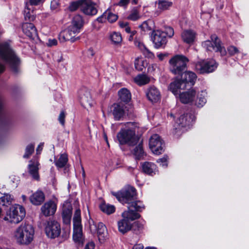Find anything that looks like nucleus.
<instances>
[{
	"label": "nucleus",
	"instance_id": "obj_1",
	"mask_svg": "<svg viewBox=\"0 0 249 249\" xmlns=\"http://www.w3.org/2000/svg\"><path fill=\"white\" fill-rule=\"evenodd\" d=\"M180 75V78L176 79L169 86V89L175 95L178 94L179 89H190L195 85L197 78L196 74L191 71H185Z\"/></svg>",
	"mask_w": 249,
	"mask_h": 249
},
{
	"label": "nucleus",
	"instance_id": "obj_2",
	"mask_svg": "<svg viewBox=\"0 0 249 249\" xmlns=\"http://www.w3.org/2000/svg\"><path fill=\"white\" fill-rule=\"evenodd\" d=\"M34 233V228L31 225L22 223L14 231V237L18 244L28 245L33 241Z\"/></svg>",
	"mask_w": 249,
	"mask_h": 249
},
{
	"label": "nucleus",
	"instance_id": "obj_3",
	"mask_svg": "<svg viewBox=\"0 0 249 249\" xmlns=\"http://www.w3.org/2000/svg\"><path fill=\"white\" fill-rule=\"evenodd\" d=\"M0 57L9 64L15 73L18 71L20 61L7 43L0 44Z\"/></svg>",
	"mask_w": 249,
	"mask_h": 249
},
{
	"label": "nucleus",
	"instance_id": "obj_4",
	"mask_svg": "<svg viewBox=\"0 0 249 249\" xmlns=\"http://www.w3.org/2000/svg\"><path fill=\"white\" fill-rule=\"evenodd\" d=\"M189 62L187 57L183 55H176L172 57L169 61L170 71L175 75H180L187 69Z\"/></svg>",
	"mask_w": 249,
	"mask_h": 249
},
{
	"label": "nucleus",
	"instance_id": "obj_5",
	"mask_svg": "<svg viewBox=\"0 0 249 249\" xmlns=\"http://www.w3.org/2000/svg\"><path fill=\"white\" fill-rule=\"evenodd\" d=\"M117 138L121 144L127 143L133 146L139 143L140 138L136 136L135 131L132 129H122L117 134Z\"/></svg>",
	"mask_w": 249,
	"mask_h": 249
},
{
	"label": "nucleus",
	"instance_id": "obj_6",
	"mask_svg": "<svg viewBox=\"0 0 249 249\" xmlns=\"http://www.w3.org/2000/svg\"><path fill=\"white\" fill-rule=\"evenodd\" d=\"M111 194L122 203L129 204L132 201L136 199L137 192L135 188L132 186H127L120 191Z\"/></svg>",
	"mask_w": 249,
	"mask_h": 249
},
{
	"label": "nucleus",
	"instance_id": "obj_7",
	"mask_svg": "<svg viewBox=\"0 0 249 249\" xmlns=\"http://www.w3.org/2000/svg\"><path fill=\"white\" fill-rule=\"evenodd\" d=\"M78 32V21L74 18L71 25L67 29H65L59 35V40L61 42L70 41L71 42L75 41L77 38L76 37Z\"/></svg>",
	"mask_w": 249,
	"mask_h": 249
},
{
	"label": "nucleus",
	"instance_id": "obj_8",
	"mask_svg": "<svg viewBox=\"0 0 249 249\" xmlns=\"http://www.w3.org/2000/svg\"><path fill=\"white\" fill-rule=\"evenodd\" d=\"M25 216L24 208L19 205L12 206L9 210V213L4 217L5 220L11 223H18L21 221Z\"/></svg>",
	"mask_w": 249,
	"mask_h": 249
},
{
	"label": "nucleus",
	"instance_id": "obj_9",
	"mask_svg": "<svg viewBox=\"0 0 249 249\" xmlns=\"http://www.w3.org/2000/svg\"><path fill=\"white\" fill-rule=\"evenodd\" d=\"M211 39L212 41L206 40L202 43L203 47L209 51L219 52L221 55H225L227 53L226 51L225 48L221 46V42L217 36L212 35L211 36Z\"/></svg>",
	"mask_w": 249,
	"mask_h": 249
},
{
	"label": "nucleus",
	"instance_id": "obj_10",
	"mask_svg": "<svg viewBox=\"0 0 249 249\" xmlns=\"http://www.w3.org/2000/svg\"><path fill=\"white\" fill-rule=\"evenodd\" d=\"M149 144L150 148L155 154H161L164 151V142L158 134H154L150 137Z\"/></svg>",
	"mask_w": 249,
	"mask_h": 249
},
{
	"label": "nucleus",
	"instance_id": "obj_11",
	"mask_svg": "<svg viewBox=\"0 0 249 249\" xmlns=\"http://www.w3.org/2000/svg\"><path fill=\"white\" fill-rule=\"evenodd\" d=\"M217 66L216 63L213 60H202L196 64L195 69L200 73H205L213 72Z\"/></svg>",
	"mask_w": 249,
	"mask_h": 249
},
{
	"label": "nucleus",
	"instance_id": "obj_12",
	"mask_svg": "<svg viewBox=\"0 0 249 249\" xmlns=\"http://www.w3.org/2000/svg\"><path fill=\"white\" fill-rule=\"evenodd\" d=\"M152 40L156 48H164L167 42V38L161 30L153 31L151 36Z\"/></svg>",
	"mask_w": 249,
	"mask_h": 249
},
{
	"label": "nucleus",
	"instance_id": "obj_13",
	"mask_svg": "<svg viewBox=\"0 0 249 249\" xmlns=\"http://www.w3.org/2000/svg\"><path fill=\"white\" fill-rule=\"evenodd\" d=\"M60 226L55 221H49L45 227V232L48 237L54 238L58 237L60 233Z\"/></svg>",
	"mask_w": 249,
	"mask_h": 249
},
{
	"label": "nucleus",
	"instance_id": "obj_14",
	"mask_svg": "<svg viewBox=\"0 0 249 249\" xmlns=\"http://www.w3.org/2000/svg\"><path fill=\"white\" fill-rule=\"evenodd\" d=\"M79 9L87 15H95L97 10L89 0H79Z\"/></svg>",
	"mask_w": 249,
	"mask_h": 249
},
{
	"label": "nucleus",
	"instance_id": "obj_15",
	"mask_svg": "<svg viewBox=\"0 0 249 249\" xmlns=\"http://www.w3.org/2000/svg\"><path fill=\"white\" fill-rule=\"evenodd\" d=\"M39 165L38 158H34L29 161L28 166L29 173L34 179L36 180H38L39 178L38 174Z\"/></svg>",
	"mask_w": 249,
	"mask_h": 249
},
{
	"label": "nucleus",
	"instance_id": "obj_16",
	"mask_svg": "<svg viewBox=\"0 0 249 249\" xmlns=\"http://www.w3.org/2000/svg\"><path fill=\"white\" fill-rule=\"evenodd\" d=\"M125 106L121 102L114 104L111 107V111L116 121L121 120L124 115Z\"/></svg>",
	"mask_w": 249,
	"mask_h": 249
},
{
	"label": "nucleus",
	"instance_id": "obj_17",
	"mask_svg": "<svg viewBox=\"0 0 249 249\" xmlns=\"http://www.w3.org/2000/svg\"><path fill=\"white\" fill-rule=\"evenodd\" d=\"M196 98V91L192 89L188 91L183 92L179 94L180 101L183 104H190L194 103Z\"/></svg>",
	"mask_w": 249,
	"mask_h": 249
},
{
	"label": "nucleus",
	"instance_id": "obj_18",
	"mask_svg": "<svg viewBox=\"0 0 249 249\" xmlns=\"http://www.w3.org/2000/svg\"><path fill=\"white\" fill-rule=\"evenodd\" d=\"M56 210V205L52 200L46 202L41 208V213L46 217L54 214Z\"/></svg>",
	"mask_w": 249,
	"mask_h": 249
},
{
	"label": "nucleus",
	"instance_id": "obj_19",
	"mask_svg": "<svg viewBox=\"0 0 249 249\" xmlns=\"http://www.w3.org/2000/svg\"><path fill=\"white\" fill-rule=\"evenodd\" d=\"M72 206L70 203L66 202L64 203L62 208V216L63 223L68 225L70 224L72 215Z\"/></svg>",
	"mask_w": 249,
	"mask_h": 249
},
{
	"label": "nucleus",
	"instance_id": "obj_20",
	"mask_svg": "<svg viewBox=\"0 0 249 249\" xmlns=\"http://www.w3.org/2000/svg\"><path fill=\"white\" fill-rule=\"evenodd\" d=\"M80 99L81 106L86 108L91 106V99L89 92L86 89L80 90Z\"/></svg>",
	"mask_w": 249,
	"mask_h": 249
},
{
	"label": "nucleus",
	"instance_id": "obj_21",
	"mask_svg": "<svg viewBox=\"0 0 249 249\" xmlns=\"http://www.w3.org/2000/svg\"><path fill=\"white\" fill-rule=\"evenodd\" d=\"M146 93L147 98L152 102H157L160 99V93L154 86H150L147 89Z\"/></svg>",
	"mask_w": 249,
	"mask_h": 249
},
{
	"label": "nucleus",
	"instance_id": "obj_22",
	"mask_svg": "<svg viewBox=\"0 0 249 249\" xmlns=\"http://www.w3.org/2000/svg\"><path fill=\"white\" fill-rule=\"evenodd\" d=\"M45 198L44 193L40 190L37 191L30 196V202L34 205H41L44 201Z\"/></svg>",
	"mask_w": 249,
	"mask_h": 249
},
{
	"label": "nucleus",
	"instance_id": "obj_23",
	"mask_svg": "<svg viewBox=\"0 0 249 249\" xmlns=\"http://www.w3.org/2000/svg\"><path fill=\"white\" fill-rule=\"evenodd\" d=\"M23 33L29 37L34 38L37 36V32L34 25L32 23H25L22 25Z\"/></svg>",
	"mask_w": 249,
	"mask_h": 249
},
{
	"label": "nucleus",
	"instance_id": "obj_24",
	"mask_svg": "<svg viewBox=\"0 0 249 249\" xmlns=\"http://www.w3.org/2000/svg\"><path fill=\"white\" fill-rule=\"evenodd\" d=\"M122 216L124 219L128 221H134L141 217V215L131 208L127 207V210L124 211L122 213Z\"/></svg>",
	"mask_w": 249,
	"mask_h": 249
},
{
	"label": "nucleus",
	"instance_id": "obj_25",
	"mask_svg": "<svg viewBox=\"0 0 249 249\" xmlns=\"http://www.w3.org/2000/svg\"><path fill=\"white\" fill-rule=\"evenodd\" d=\"M193 116L190 113L184 114L181 115L177 121V123L181 127L189 125L193 121Z\"/></svg>",
	"mask_w": 249,
	"mask_h": 249
},
{
	"label": "nucleus",
	"instance_id": "obj_26",
	"mask_svg": "<svg viewBox=\"0 0 249 249\" xmlns=\"http://www.w3.org/2000/svg\"><path fill=\"white\" fill-rule=\"evenodd\" d=\"M196 36V32L191 30H185L181 34L182 40L188 44L192 43L195 41Z\"/></svg>",
	"mask_w": 249,
	"mask_h": 249
},
{
	"label": "nucleus",
	"instance_id": "obj_27",
	"mask_svg": "<svg viewBox=\"0 0 249 249\" xmlns=\"http://www.w3.org/2000/svg\"><path fill=\"white\" fill-rule=\"evenodd\" d=\"M131 224L124 218L118 222L119 231L123 234H124L131 230Z\"/></svg>",
	"mask_w": 249,
	"mask_h": 249
},
{
	"label": "nucleus",
	"instance_id": "obj_28",
	"mask_svg": "<svg viewBox=\"0 0 249 249\" xmlns=\"http://www.w3.org/2000/svg\"><path fill=\"white\" fill-rule=\"evenodd\" d=\"M97 235L98 239L101 243L104 242L107 236L106 227L102 223H99L98 225Z\"/></svg>",
	"mask_w": 249,
	"mask_h": 249
},
{
	"label": "nucleus",
	"instance_id": "obj_29",
	"mask_svg": "<svg viewBox=\"0 0 249 249\" xmlns=\"http://www.w3.org/2000/svg\"><path fill=\"white\" fill-rule=\"evenodd\" d=\"M120 100L124 103L129 102L131 98L130 91L126 88L121 89L118 92Z\"/></svg>",
	"mask_w": 249,
	"mask_h": 249
},
{
	"label": "nucleus",
	"instance_id": "obj_30",
	"mask_svg": "<svg viewBox=\"0 0 249 249\" xmlns=\"http://www.w3.org/2000/svg\"><path fill=\"white\" fill-rule=\"evenodd\" d=\"M156 165L150 162H145L142 164V169L144 173L153 176L155 174Z\"/></svg>",
	"mask_w": 249,
	"mask_h": 249
},
{
	"label": "nucleus",
	"instance_id": "obj_31",
	"mask_svg": "<svg viewBox=\"0 0 249 249\" xmlns=\"http://www.w3.org/2000/svg\"><path fill=\"white\" fill-rule=\"evenodd\" d=\"M129 208H131L137 213L142 212L145 209V206L143 202L140 200L132 201L128 204Z\"/></svg>",
	"mask_w": 249,
	"mask_h": 249
},
{
	"label": "nucleus",
	"instance_id": "obj_32",
	"mask_svg": "<svg viewBox=\"0 0 249 249\" xmlns=\"http://www.w3.org/2000/svg\"><path fill=\"white\" fill-rule=\"evenodd\" d=\"M206 94L205 91H201V93L197 94L194 104L198 107H202L206 103Z\"/></svg>",
	"mask_w": 249,
	"mask_h": 249
},
{
	"label": "nucleus",
	"instance_id": "obj_33",
	"mask_svg": "<svg viewBox=\"0 0 249 249\" xmlns=\"http://www.w3.org/2000/svg\"><path fill=\"white\" fill-rule=\"evenodd\" d=\"M134 80L137 85L142 86L148 84L150 79L146 74H140L134 78Z\"/></svg>",
	"mask_w": 249,
	"mask_h": 249
},
{
	"label": "nucleus",
	"instance_id": "obj_34",
	"mask_svg": "<svg viewBox=\"0 0 249 249\" xmlns=\"http://www.w3.org/2000/svg\"><path fill=\"white\" fill-rule=\"evenodd\" d=\"M33 9L29 8L28 2L25 3V7L24 10V18L27 21H32L35 19V16L33 14Z\"/></svg>",
	"mask_w": 249,
	"mask_h": 249
},
{
	"label": "nucleus",
	"instance_id": "obj_35",
	"mask_svg": "<svg viewBox=\"0 0 249 249\" xmlns=\"http://www.w3.org/2000/svg\"><path fill=\"white\" fill-rule=\"evenodd\" d=\"M73 240L75 243L78 242V209L76 210L73 219Z\"/></svg>",
	"mask_w": 249,
	"mask_h": 249
},
{
	"label": "nucleus",
	"instance_id": "obj_36",
	"mask_svg": "<svg viewBox=\"0 0 249 249\" xmlns=\"http://www.w3.org/2000/svg\"><path fill=\"white\" fill-rule=\"evenodd\" d=\"M141 17L140 7H135L130 11V13L127 17V19L132 21H136L140 19Z\"/></svg>",
	"mask_w": 249,
	"mask_h": 249
},
{
	"label": "nucleus",
	"instance_id": "obj_37",
	"mask_svg": "<svg viewBox=\"0 0 249 249\" xmlns=\"http://www.w3.org/2000/svg\"><path fill=\"white\" fill-rule=\"evenodd\" d=\"M100 209L103 212L107 214L113 213L115 210V208L113 205L106 204L105 202L100 204Z\"/></svg>",
	"mask_w": 249,
	"mask_h": 249
},
{
	"label": "nucleus",
	"instance_id": "obj_38",
	"mask_svg": "<svg viewBox=\"0 0 249 249\" xmlns=\"http://www.w3.org/2000/svg\"><path fill=\"white\" fill-rule=\"evenodd\" d=\"M13 197L9 194H4V196L0 198V204L2 206L10 205L13 201Z\"/></svg>",
	"mask_w": 249,
	"mask_h": 249
},
{
	"label": "nucleus",
	"instance_id": "obj_39",
	"mask_svg": "<svg viewBox=\"0 0 249 249\" xmlns=\"http://www.w3.org/2000/svg\"><path fill=\"white\" fill-rule=\"evenodd\" d=\"M104 16H105V18L107 19L110 23L116 21L118 18L117 15L113 13L109 9L104 13Z\"/></svg>",
	"mask_w": 249,
	"mask_h": 249
},
{
	"label": "nucleus",
	"instance_id": "obj_40",
	"mask_svg": "<svg viewBox=\"0 0 249 249\" xmlns=\"http://www.w3.org/2000/svg\"><path fill=\"white\" fill-rule=\"evenodd\" d=\"M68 160L67 155H61L58 160L56 161L55 165L58 168H62L65 166Z\"/></svg>",
	"mask_w": 249,
	"mask_h": 249
},
{
	"label": "nucleus",
	"instance_id": "obj_41",
	"mask_svg": "<svg viewBox=\"0 0 249 249\" xmlns=\"http://www.w3.org/2000/svg\"><path fill=\"white\" fill-rule=\"evenodd\" d=\"M133 154L137 159H140V158L143 155V150L142 146V142L139 143L138 146H137L133 150Z\"/></svg>",
	"mask_w": 249,
	"mask_h": 249
},
{
	"label": "nucleus",
	"instance_id": "obj_42",
	"mask_svg": "<svg viewBox=\"0 0 249 249\" xmlns=\"http://www.w3.org/2000/svg\"><path fill=\"white\" fill-rule=\"evenodd\" d=\"M131 230L133 231L136 234L140 233L143 229V225L139 221L134 222L131 225Z\"/></svg>",
	"mask_w": 249,
	"mask_h": 249
},
{
	"label": "nucleus",
	"instance_id": "obj_43",
	"mask_svg": "<svg viewBox=\"0 0 249 249\" xmlns=\"http://www.w3.org/2000/svg\"><path fill=\"white\" fill-rule=\"evenodd\" d=\"M153 24L152 21L151 20H147L144 21L141 25L140 27L144 32L151 31L152 29V25Z\"/></svg>",
	"mask_w": 249,
	"mask_h": 249
},
{
	"label": "nucleus",
	"instance_id": "obj_44",
	"mask_svg": "<svg viewBox=\"0 0 249 249\" xmlns=\"http://www.w3.org/2000/svg\"><path fill=\"white\" fill-rule=\"evenodd\" d=\"M110 39L112 42L116 45L120 44L122 41L121 34L116 32L113 33L110 36Z\"/></svg>",
	"mask_w": 249,
	"mask_h": 249
},
{
	"label": "nucleus",
	"instance_id": "obj_45",
	"mask_svg": "<svg viewBox=\"0 0 249 249\" xmlns=\"http://www.w3.org/2000/svg\"><path fill=\"white\" fill-rule=\"evenodd\" d=\"M34 152V145L32 144L28 145L25 149V153L23 155V158L28 159Z\"/></svg>",
	"mask_w": 249,
	"mask_h": 249
},
{
	"label": "nucleus",
	"instance_id": "obj_46",
	"mask_svg": "<svg viewBox=\"0 0 249 249\" xmlns=\"http://www.w3.org/2000/svg\"><path fill=\"white\" fill-rule=\"evenodd\" d=\"M172 3L165 0H159L158 2V8L161 10H164L168 8Z\"/></svg>",
	"mask_w": 249,
	"mask_h": 249
},
{
	"label": "nucleus",
	"instance_id": "obj_47",
	"mask_svg": "<svg viewBox=\"0 0 249 249\" xmlns=\"http://www.w3.org/2000/svg\"><path fill=\"white\" fill-rule=\"evenodd\" d=\"M164 36L169 38L172 37L174 35V31L173 28L170 26H165L164 30L162 31Z\"/></svg>",
	"mask_w": 249,
	"mask_h": 249
},
{
	"label": "nucleus",
	"instance_id": "obj_48",
	"mask_svg": "<svg viewBox=\"0 0 249 249\" xmlns=\"http://www.w3.org/2000/svg\"><path fill=\"white\" fill-rule=\"evenodd\" d=\"M85 240V239L82 233V225L80 224V217L79 215V245L80 244L83 245Z\"/></svg>",
	"mask_w": 249,
	"mask_h": 249
},
{
	"label": "nucleus",
	"instance_id": "obj_49",
	"mask_svg": "<svg viewBox=\"0 0 249 249\" xmlns=\"http://www.w3.org/2000/svg\"><path fill=\"white\" fill-rule=\"evenodd\" d=\"M135 67L138 71H142L144 68L143 62L140 61L138 58L135 61Z\"/></svg>",
	"mask_w": 249,
	"mask_h": 249
},
{
	"label": "nucleus",
	"instance_id": "obj_50",
	"mask_svg": "<svg viewBox=\"0 0 249 249\" xmlns=\"http://www.w3.org/2000/svg\"><path fill=\"white\" fill-rule=\"evenodd\" d=\"M168 156L164 155L162 158H160L157 160V162L160 163L162 167H167L168 166Z\"/></svg>",
	"mask_w": 249,
	"mask_h": 249
},
{
	"label": "nucleus",
	"instance_id": "obj_51",
	"mask_svg": "<svg viewBox=\"0 0 249 249\" xmlns=\"http://www.w3.org/2000/svg\"><path fill=\"white\" fill-rule=\"evenodd\" d=\"M78 9V1L71 2L68 10L71 12L76 11Z\"/></svg>",
	"mask_w": 249,
	"mask_h": 249
},
{
	"label": "nucleus",
	"instance_id": "obj_52",
	"mask_svg": "<svg viewBox=\"0 0 249 249\" xmlns=\"http://www.w3.org/2000/svg\"><path fill=\"white\" fill-rule=\"evenodd\" d=\"M228 51L231 55H233L239 52L238 49L233 46H230L228 48Z\"/></svg>",
	"mask_w": 249,
	"mask_h": 249
},
{
	"label": "nucleus",
	"instance_id": "obj_53",
	"mask_svg": "<svg viewBox=\"0 0 249 249\" xmlns=\"http://www.w3.org/2000/svg\"><path fill=\"white\" fill-rule=\"evenodd\" d=\"M65 113L64 111H62L59 116L58 120L60 123L62 125H64L65 124Z\"/></svg>",
	"mask_w": 249,
	"mask_h": 249
},
{
	"label": "nucleus",
	"instance_id": "obj_54",
	"mask_svg": "<svg viewBox=\"0 0 249 249\" xmlns=\"http://www.w3.org/2000/svg\"><path fill=\"white\" fill-rule=\"evenodd\" d=\"M59 5L58 0H53L51 2V8L53 10L56 9Z\"/></svg>",
	"mask_w": 249,
	"mask_h": 249
},
{
	"label": "nucleus",
	"instance_id": "obj_55",
	"mask_svg": "<svg viewBox=\"0 0 249 249\" xmlns=\"http://www.w3.org/2000/svg\"><path fill=\"white\" fill-rule=\"evenodd\" d=\"M95 244L92 241L87 242L84 248V249H94Z\"/></svg>",
	"mask_w": 249,
	"mask_h": 249
},
{
	"label": "nucleus",
	"instance_id": "obj_56",
	"mask_svg": "<svg viewBox=\"0 0 249 249\" xmlns=\"http://www.w3.org/2000/svg\"><path fill=\"white\" fill-rule=\"evenodd\" d=\"M44 0H29V3L31 5H38L43 3Z\"/></svg>",
	"mask_w": 249,
	"mask_h": 249
},
{
	"label": "nucleus",
	"instance_id": "obj_57",
	"mask_svg": "<svg viewBox=\"0 0 249 249\" xmlns=\"http://www.w3.org/2000/svg\"><path fill=\"white\" fill-rule=\"evenodd\" d=\"M145 57L151 58L153 56V54L147 48L142 52Z\"/></svg>",
	"mask_w": 249,
	"mask_h": 249
},
{
	"label": "nucleus",
	"instance_id": "obj_58",
	"mask_svg": "<svg viewBox=\"0 0 249 249\" xmlns=\"http://www.w3.org/2000/svg\"><path fill=\"white\" fill-rule=\"evenodd\" d=\"M57 44V41L55 39H49L48 42L46 43L48 47L55 46Z\"/></svg>",
	"mask_w": 249,
	"mask_h": 249
},
{
	"label": "nucleus",
	"instance_id": "obj_59",
	"mask_svg": "<svg viewBox=\"0 0 249 249\" xmlns=\"http://www.w3.org/2000/svg\"><path fill=\"white\" fill-rule=\"evenodd\" d=\"M86 22V19L79 15V29H80Z\"/></svg>",
	"mask_w": 249,
	"mask_h": 249
},
{
	"label": "nucleus",
	"instance_id": "obj_60",
	"mask_svg": "<svg viewBox=\"0 0 249 249\" xmlns=\"http://www.w3.org/2000/svg\"><path fill=\"white\" fill-rule=\"evenodd\" d=\"M106 20V18H105V16H104V13L96 19V20L100 23H103L105 22Z\"/></svg>",
	"mask_w": 249,
	"mask_h": 249
},
{
	"label": "nucleus",
	"instance_id": "obj_61",
	"mask_svg": "<svg viewBox=\"0 0 249 249\" xmlns=\"http://www.w3.org/2000/svg\"><path fill=\"white\" fill-rule=\"evenodd\" d=\"M129 0H120L119 5L120 6H124L128 4Z\"/></svg>",
	"mask_w": 249,
	"mask_h": 249
},
{
	"label": "nucleus",
	"instance_id": "obj_62",
	"mask_svg": "<svg viewBox=\"0 0 249 249\" xmlns=\"http://www.w3.org/2000/svg\"><path fill=\"white\" fill-rule=\"evenodd\" d=\"M138 46L139 48V49L141 50L142 53L146 48V47L144 46V44L140 42L138 43Z\"/></svg>",
	"mask_w": 249,
	"mask_h": 249
},
{
	"label": "nucleus",
	"instance_id": "obj_63",
	"mask_svg": "<svg viewBox=\"0 0 249 249\" xmlns=\"http://www.w3.org/2000/svg\"><path fill=\"white\" fill-rule=\"evenodd\" d=\"M143 246L141 244H138L135 245L132 249H143Z\"/></svg>",
	"mask_w": 249,
	"mask_h": 249
},
{
	"label": "nucleus",
	"instance_id": "obj_64",
	"mask_svg": "<svg viewBox=\"0 0 249 249\" xmlns=\"http://www.w3.org/2000/svg\"><path fill=\"white\" fill-rule=\"evenodd\" d=\"M120 26L122 28H124L126 26H127L128 24L127 22H124L123 21H120L119 22Z\"/></svg>",
	"mask_w": 249,
	"mask_h": 249
}]
</instances>
